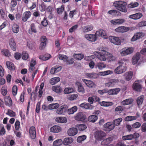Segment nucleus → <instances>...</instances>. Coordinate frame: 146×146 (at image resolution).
<instances>
[{
    "mask_svg": "<svg viewBox=\"0 0 146 146\" xmlns=\"http://www.w3.org/2000/svg\"><path fill=\"white\" fill-rule=\"evenodd\" d=\"M113 5L119 11L124 13H126L127 11L126 7L127 3L125 1H116L114 2Z\"/></svg>",
    "mask_w": 146,
    "mask_h": 146,
    "instance_id": "1",
    "label": "nucleus"
},
{
    "mask_svg": "<svg viewBox=\"0 0 146 146\" xmlns=\"http://www.w3.org/2000/svg\"><path fill=\"white\" fill-rule=\"evenodd\" d=\"M106 136V133L102 131H97L94 133L95 139L99 141H101Z\"/></svg>",
    "mask_w": 146,
    "mask_h": 146,
    "instance_id": "2",
    "label": "nucleus"
},
{
    "mask_svg": "<svg viewBox=\"0 0 146 146\" xmlns=\"http://www.w3.org/2000/svg\"><path fill=\"white\" fill-rule=\"evenodd\" d=\"M94 54L99 60L104 61L107 59V57L105 53H101L100 52L96 51L94 52Z\"/></svg>",
    "mask_w": 146,
    "mask_h": 146,
    "instance_id": "3",
    "label": "nucleus"
},
{
    "mask_svg": "<svg viewBox=\"0 0 146 146\" xmlns=\"http://www.w3.org/2000/svg\"><path fill=\"white\" fill-rule=\"evenodd\" d=\"M108 38L110 42L113 44L117 45L121 44V41L119 37L110 36Z\"/></svg>",
    "mask_w": 146,
    "mask_h": 146,
    "instance_id": "4",
    "label": "nucleus"
},
{
    "mask_svg": "<svg viewBox=\"0 0 146 146\" xmlns=\"http://www.w3.org/2000/svg\"><path fill=\"white\" fill-rule=\"evenodd\" d=\"M126 70V68L125 65H119L114 70V72L116 74H120L125 72Z\"/></svg>",
    "mask_w": 146,
    "mask_h": 146,
    "instance_id": "5",
    "label": "nucleus"
},
{
    "mask_svg": "<svg viewBox=\"0 0 146 146\" xmlns=\"http://www.w3.org/2000/svg\"><path fill=\"white\" fill-rule=\"evenodd\" d=\"M133 50L134 49L133 47H129L127 48H124L121 52L120 54L121 56H125L132 53Z\"/></svg>",
    "mask_w": 146,
    "mask_h": 146,
    "instance_id": "6",
    "label": "nucleus"
},
{
    "mask_svg": "<svg viewBox=\"0 0 146 146\" xmlns=\"http://www.w3.org/2000/svg\"><path fill=\"white\" fill-rule=\"evenodd\" d=\"M68 108V107L67 105H63L61 106L56 110V113L59 115L64 114Z\"/></svg>",
    "mask_w": 146,
    "mask_h": 146,
    "instance_id": "7",
    "label": "nucleus"
},
{
    "mask_svg": "<svg viewBox=\"0 0 146 146\" xmlns=\"http://www.w3.org/2000/svg\"><path fill=\"white\" fill-rule=\"evenodd\" d=\"M105 129L108 131H110L113 129L115 127L114 125L111 122H108L104 125Z\"/></svg>",
    "mask_w": 146,
    "mask_h": 146,
    "instance_id": "8",
    "label": "nucleus"
},
{
    "mask_svg": "<svg viewBox=\"0 0 146 146\" xmlns=\"http://www.w3.org/2000/svg\"><path fill=\"white\" fill-rule=\"evenodd\" d=\"M145 35V33L142 32L137 33L134 35L131 39V41L134 42L138 39L141 38Z\"/></svg>",
    "mask_w": 146,
    "mask_h": 146,
    "instance_id": "9",
    "label": "nucleus"
},
{
    "mask_svg": "<svg viewBox=\"0 0 146 146\" xmlns=\"http://www.w3.org/2000/svg\"><path fill=\"white\" fill-rule=\"evenodd\" d=\"M95 35L98 36H101L105 39H107L108 37L106 32L102 29H101L96 31Z\"/></svg>",
    "mask_w": 146,
    "mask_h": 146,
    "instance_id": "10",
    "label": "nucleus"
},
{
    "mask_svg": "<svg viewBox=\"0 0 146 146\" xmlns=\"http://www.w3.org/2000/svg\"><path fill=\"white\" fill-rule=\"evenodd\" d=\"M119 82L118 79H112L109 82L106 83L105 85L108 87H113Z\"/></svg>",
    "mask_w": 146,
    "mask_h": 146,
    "instance_id": "11",
    "label": "nucleus"
},
{
    "mask_svg": "<svg viewBox=\"0 0 146 146\" xmlns=\"http://www.w3.org/2000/svg\"><path fill=\"white\" fill-rule=\"evenodd\" d=\"M140 54L139 52L136 53L132 58V64L134 65L137 64L140 60Z\"/></svg>",
    "mask_w": 146,
    "mask_h": 146,
    "instance_id": "12",
    "label": "nucleus"
},
{
    "mask_svg": "<svg viewBox=\"0 0 146 146\" xmlns=\"http://www.w3.org/2000/svg\"><path fill=\"white\" fill-rule=\"evenodd\" d=\"M96 35L94 34H86L84 36V37L88 40L91 42H95L97 39Z\"/></svg>",
    "mask_w": 146,
    "mask_h": 146,
    "instance_id": "13",
    "label": "nucleus"
},
{
    "mask_svg": "<svg viewBox=\"0 0 146 146\" xmlns=\"http://www.w3.org/2000/svg\"><path fill=\"white\" fill-rule=\"evenodd\" d=\"M75 119L78 121H82L84 120L86 118L85 115L82 112H79L75 116Z\"/></svg>",
    "mask_w": 146,
    "mask_h": 146,
    "instance_id": "14",
    "label": "nucleus"
},
{
    "mask_svg": "<svg viewBox=\"0 0 146 146\" xmlns=\"http://www.w3.org/2000/svg\"><path fill=\"white\" fill-rule=\"evenodd\" d=\"M129 30V27L124 26H120L118 27L115 29L116 32L124 33L128 31Z\"/></svg>",
    "mask_w": 146,
    "mask_h": 146,
    "instance_id": "15",
    "label": "nucleus"
},
{
    "mask_svg": "<svg viewBox=\"0 0 146 146\" xmlns=\"http://www.w3.org/2000/svg\"><path fill=\"white\" fill-rule=\"evenodd\" d=\"M32 15L31 12L29 11L25 12L23 14L22 20L24 22L27 21L28 19L30 18Z\"/></svg>",
    "mask_w": 146,
    "mask_h": 146,
    "instance_id": "16",
    "label": "nucleus"
},
{
    "mask_svg": "<svg viewBox=\"0 0 146 146\" xmlns=\"http://www.w3.org/2000/svg\"><path fill=\"white\" fill-rule=\"evenodd\" d=\"M120 89L119 88H115L107 90V93L109 95H116L119 92Z\"/></svg>",
    "mask_w": 146,
    "mask_h": 146,
    "instance_id": "17",
    "label": "nucleus"
},
{
    "mask_svg": "<svg viewBox=\"0 0 146 146\" xmlns=\"http://www.w3.org/2000/svg\"><path fill=\"white\" fill-rule=\"evenodd\" d=\"M143 16L142 13H138L130 15L128 16V17L133 20H137L141 18Z\"/></svg>",
    "mask_w": 146,
    "mask_h": 146,
    "instance_id": "18",
    "label": "nucleus"
},
{
    "mask_svg": "<svg viewBox=\"0 0 146 146\" xmlns=\"http://www.w3.org/2000/svg\"><path fill=\"white\" fill-rule=\"evenodd\" d=\"M132 87L134 90L137 92L141 91L142 89L141 85L137 81H135L133 83Z\"/></svg>",
    "mask_w": 146,
    "mask_h": 146,
    "instance_id": "19",
    "label": "nucleus"
},
{
    "mask_svg": "<svg viewBox=\"0 0 146 146\" xmlns=\"http://www.w3.org/2000/svg\"><path fill=\"white\" fill-rule=\"evenodd\" d=\"M67 133L69 136H73L75 135L78 133L77 129L76 128H71L68 129Z\"/></svg>",
    "mask_w": 146,
    "mask_h": 146,
    "instance_id": "20",
    "label": "nucleus"
},
{
    "mask_svg": "<svg viewBox=\"0 0 146 146\" xmlns=\"http://www.w3.org/2000/svg\"><path fill=\"white\" fill-rule=\"evenodd\" d=\"M82 80L86 85L89 88L95 87L96 86L95 84L91 80H88L84 79H82Z\"/></svg>",
    "mask_w": 146,
    "mask_h": 146,
    "instance_id": "21",
    "label": "nucleus"
},
{
    "mask_svg": "<svg viewBox=\"0 0 146 146\" xmlns=\"http://www.w3.org/2000/svg\"><path fill=\"white\" fill-rule=\"evenodd\" d=\"M76 84L78 86V91L82 94H84L85 93L84 88L82 84L78 82H76Z\"/></svg>",
    "mask_w": 146,
    "mask_h": 146,
    "instance_id": "22",
    "label": "nucleus"
},
{
    "mask_svg": "<svg viewBox=\"0 0 146 146\" xmlns=\"http://www.w3.org/2000/svg\"><path fill=\"white\" fill-rule=\"evenodd\" d=\"M29 134L31 138L34 139L36 137L35 129L34 126L31 127L29 129Z\"/></svg>",
    "mask_w": 146,
    "mask_h": 146,
    "instance_id": "23",
    "label": "nucleus"
},
{
    "mask_svg": "<svg viewBox=\"0 0 146 146\" xmlns=\"http://www.w3.org/2000/svg\"><path fill=\"white\" fill-rule=\"evenodd\" d=\"M50 130L51 132L54 133H58L61 131L62 129L60 126L56 125L52 127L50 129Z\"/></svg>",
    "mask_w": 146,
    "mask_h": 146,
    "instance_id": "24",
    "label": "nucleus"
},
{
    "mask_svg": "<svg viewBox=\"0 0 146 146\" xmlns=\"http://www.w3.org/2000/svg\"><path fill=\"white\" fill-rule=\"evenodd\" d=\"M133 73L131 71L126 72L124 74V79L127 81L130 80L132 78Z\"/></svg>",
    "mask_w": 146,
    "mask_h": 146,
    "instance_id": "25",
    "label": "nucleus"
},
{
    "mask_svg": "<svg viewBox=\"0 0 146 146\" xmlns=\"http://www.w3.org/2000/svg\"><path fill=\"white\" fill-rule=\"evenodd\" d=\"M9 43L11 49L13 51H15L16 50V46L14 39L13 38H11L9 40Z\"/></svg>",
    "mask_w": 146,
    "mask_h": 146,
    "instance_id": "26",
    "label": "nucleus"
},
{
    "mask_svg": "<svg viewBox=\"0 0 146 146\" xmlns=\"http://www.w3.org/2000/svg\"><path fill=\"white\" fill-rule=\"evenodd\" d=\"M5 102L6 105L10 107L12 105V102L11 98L9 96H5L4 98Z\"/></svg>",
    "mask_w": 146,
    "mask_h": 146,
    "instance_id": "27",
    "label": "nucleus"
},
{
    "mask_svg": "<svg viewBox=\"0 0 146 146\" xmlns=\"http://www.w3.org/2000/svg\"><path fill=\"white\" fill-rule=\"evenodd\" d=\"M52 90L57 94H60L62 91V89L59 86H54L52 88Z\"/></svg>",
    "mask_w": 146,
    "mask_h": 146,
    "instance_id": "28",
    "label": "nucleus"
},
{
    "mask_svg": "<svg viewBox=\"0 0 146 146\" xmlns=\"http://www.w3.org/2000/svg\"><path fill=\"white\" fill-rule=\"evenodd\" d=\"M73 141V139L71 137H66L64 140L63 143L65 145H68L71 143Z\"/></svg>",
    "mask_w": 146,
    "mask_h": 146,
    "instance_id": "29",
    "label": "nucleus"
},
{
    "mask_svg": "<svg viewBox=\"0 0 146 146\" xmlns=\"http://www.w3.org/2000/svg\"><path fill=\"white\" fill-rule=\"evenodd\" d=\"M96 68L102 70L106 67V65L103 62H98L96 64Z\"/></svg>",
    "mask_w": 146,
    "mask_h": 146,
    "instance_id": "30",
    "label": "nucleus"
},
{
    "mask_svg": "<svg viewBox=\"0 0 146 146\" xmlns=\"http://www.w3.org/2000/svg\"><path fill=\"white\" fill-rule=\"evenodd\" d=\"M113 140L111 137H110L102 141L101 143L102 145H106L109 144Z\"/></svg>",
    "mask_w": 146,
    "mask_h": 146,
    "instance_id": "31",
    "label": "nucleus"
},
{
    "mask_svg": "<svg viewBox=\"0 0 146 146\" xmlns=\"http://www.w3.org/2000/svg\"><path fill=\"white\" fill-rule=\"evenodd\" d=\"M76 127L77 130L80 131H84L87 128L86 125L84 124H77Z\"/></svg>",
    "mask_w": 146,
    "mask_h": 146,
    "instance_id": "32",
    "label": "nucleus"
},
{
    "mask_svg": "<svg viewBox=\"0 0 146 146\" xmlns=\"http://www.w3.org/2000/svg\"><path fill=\"white\" fill-rule=\"evenodd\" d=\"M87 77L90 78H96L98 76V75L95 73H87L86 74Z\"/></svg>",
    "mask_w": 146,
    "mask_h": 146,
    "instance_id": "33",
    "label": "nucleus"
},
{
    "mask_svg": "<svg viewBox=\"0 0 146 146\" xmlns=\"http://www.w3.org/2000/svg\"><path fill=\"white\" fill-rule=\"evenodd\" d=\"M60 80V78L59 77L53 78L50 79V83L51 85H54L59 82Z\"/></svg>",
    "mask_w": 146,
    "mask_h": 146,
    "instance_id": "34",
    "label": "nucleus"
},
{
    "mask_svg": "<svg viewBox=\"0 0 146 146\" xmlns=\"http://www.w3.org/2000/svg\"><path fill=\"white\" fill-rule=\"evenodd\" d=\"M144 96L141 95L139 96L137 99V102L138 106L139 107L141 105L144 100Z\"/></svg>",
    "mask_w": 146,
    "mask_h": 146,
    "instance_id": "35",
    "label": "nucleus"
},
{
    "mask_svg": "<svg viewBox=\"0 0 146 146\" xmlns=\"http://www.w3.org/2000/svg\"><path fill=\"white\" fill-rule=\"evenodd\" d=\"M37 31L34 23H32L31 25V29L28 31V33L31 34H32L33 33H36Z\"/></svg>",
    "mask_w": 146,
    "mask_h": 146,
    "instance_id": "36",
    "label": "nucleus"
},
{
    "mask_svg": "<svg viewBox=\"0 0 146 146\" xmlns=\"http://www.w3.org/2000/svg\"><path fill=\"white\" fill-rule=\"evenodd\" d=\"M133 100L131 99H128L123 101L121 103V104L123 106H125L130 104L132 103Z\"/></svg>",
    "mask_w": 146,
    "mask_h": 146,
    "instance_id": "37",
    "label": "nucleus"
},
{
    "mask_svg": "<svg viewBox=\"0 0 146 146\" xmlns=\"http://www.w3.org/2000/svg\"><path fill=\"white\" fill-rule=\"evenodd\" d=\"M56 121L60 123H65L67 121V119L65 117H57L55 119Z\"/></svg>",
    "mask_w": 146,
    "mask_h": 146,
    "instance_id": "38",
    "label": "nucleus"
},
{
    "mask_svg": "<svg viewBox=\"0 0 146 146\" xmlns=\"http://www.w3.org/2000/svg\"><path fill=\"white\" fill-rule=\"evenodd\" d=\"M93 29V27L92 25H87L82 28L84 32H87L92 31Z\"/></svg>",
    "mask_w": 146,
    "mask_h": 146,
    "instance_id": "39",
    "label": "nucleus"
},
{
    "mask_svg": "<svg viewBox=\"0 0 146 146\" xmlns=\"http://www.w3.org/2000/svg\"><path fill=\"white\" fill-rule=\"evenodd\" d=\"M98 119V117L97 115H92L88 117V120L90 122H94L97 121Z\"/></svg>",
    "mask_w": 146,
    "mask_h": 146,
    "instance_id": "40",
    "label": "nucleus"
},
{
    "mask_svg": "<svg viewBox=\"0 0 146 146\" xmlns=\"http://www.w3.org/2000/svg\"><path fill=\"white\" fill-rule=\"evenodd\" d=\"M74 58L77 60H81L84 57V54L82 53L74 54L73 55Z\"/></svg>",
    "mask_w": 146,
    "mask_h": 146,
    "instance_id": "41",
    "label": "nucleus"
},
{
    "mask_svg": "<svg viewBox=\"0 0 146 146\" xmlns=\"http://www.w3.org/2000/svg\"><path fill=\"white\" fill-rule=\"evenodd\" d=\"M77 110V108L76 106H74L72 107V108L68 109L67 111L68 113V114H73L74 112H76Z\"/></svg>",
    "mask_w": 146,
    "mask_h": 146,
    "instance_id": "42",
    "label": "nucleus"
},
{
    "mask_svg": "<svg viewBox=\"0 0 146 146\" xmlns=\"http://www.w3.org/2000/svg\"><path fill=\"white\" fill-rule=\"evenodd\" d=\"M74 92V89L72 88H66L64 90V92L65 94H69Z\"/></svg>",
    "mask_w": 146,
    "mask_h": 146,
    "instance_id": "43",
    "label": "nucleus"
},
{
    "mask_svg": "<svg viewBox=\"0 0 146 146\" xmlns=\"http://www.w3.org/2000/svg\"><path fill=\"white\" fill-rule=\"evenodd\" d=\"M50 56V54H46L45 55H40L39 56V58L42 60H46L49 59Z\"/></svg>",
    "mask_w": 146,
    "mask_h": 146,
    "instance_id": "44",
    "label": "nucleus"
},
{
    "mask_svg": "<svg viewBox=\"0 0 146 146\" xmlns=\"http://www.w3.org/2000/svg\"><path fill=\"white\" fill-rule=\"evenodd\" d=\"M12 30L13 33H17L19 31V26L17 24H15L13 25Z\"/></svg>",
    "mask_w": 146,
    "mask_h": 146,
    "instance_id": "45",
    "label": "nucleus"
},
{
    "mask_svg": "<svg viewBox=\"0 0 146 146\" xmlns=\"http://www.w3.org/2000/svg\"><path fill=\"white\" fill-rule=\"evenodd\" d=\"M6 65L8 68L11 70H13L15 69L14 65L12 62L9 61L6 62Z\"/></svg>",
    "mask_w": 146,
    "mask_h": 146,
    "instance_id": "46",
    "label": "nucleus"
},
{
    "mask_svg": "<svg viewBox=\"0 0 146 146\" xmlns=\"http://www.w3.org/2000/svg\"><path fill=\"white\" fill-rule=\"evenodd\" d=\"M1 53L3 55L9 57L11 55L9 51L5 49H3L1 50Z\"/></svg>",
    "mask_w": 146,
    "mask_h": 146,
    "instance_id": "47",
    "label": "nucleus"
},
{
    "mask_svg": "<svg viewBox=\"0 0 146 146\" xmlns=\"http://www.w3.org/2000/svg\"><path fill=\"white\" fill-rule=\"evenodd\" d=\"M100 104L102 106H112L113 103L111 102L102 101L100 103Z\"/></svg>",
    "mask_w": 146,
    "mask_h": 146,
    "instance_id": "48",
    "label": "nucleus"
},
{
    "mask_svg": "<svg viewBox=\"0 0 146 146\" xmlns=\"http://www.w3.org/2000/svg\"><path fill=\"white\" fill-rule=\"evenodd\" d=\"M59 106V104L57 103L52 104L49 105L48 108L50 110L56 109Z\"/></svg>",
    "mask_w": 146,
    "mask_h": 146,
    "instance_id": "49",
    "label": "nucleus"
},
{
    "mask_svg": "<svg viewBox=\"0 0 146 146\" xmlns=\"http://www.w3.org/2000/svg\"><path fill=\"white\" fill-rule=\"evenodd\" d=\"M98 50L100 51L101 53H105V54L108 53V49L105 47H100L99 48Z\"/></svg>",
    "mask_w": 146,
    "mask_h": 146,
    "instance_id": "50",
    "label": "nucleus"
},
{
    "mask_svg": "<svg viewBox=\"0 0 146 146\" xmlns=\"http://www.w3.org/2000/svg\"><path fill=\"white\" fill-rule=\"evenodd\" d=\"M63 143L61 139H57L54 141L53 143V146H60Z\"/></svg>",
    "mask_w": 146,
    "mask_h": 146,
    "instance_id": "51",
    "label": "nucleus"
},
{
    "mask_svg": "<svg viewBox=\"0 0 146 146\" xmlns=\"http://www.w3.org/2000/svg\"><path fill=\"white\" fill-rule=\"evenodd\" d=\"M139 3L136 2L131 3L128 5V7L129 8H132L138 6Z\"/></svg>",
    "mask_w": 146,
    "mask_h": 146,
    "instance_id": "52",
    "label": "nucleus"
},
{
    "mask_svg": "<svg viewBox=\"0 0 146 146\" xmlns=\"http://www.w3.org/2000/svg\"><path fill=\"white\" fill-rule=\"evenodd\" d=\"M106 55L107 57V58H108V60L110 61H113L115 59V56H113V55L109 53L108 52V53L106 54Z\"/></svg>",
    "mask_w": 146,
    "mask_h": 146,
    "instance_id": "53",
    "label": "nucleus"
},
{
    "mask_svg": "<svg viewBox=\"0 0 146 146\" xmlns=\"http://www.w3.org/2000/svg\"><path fill=\"white\" fill-rule=\"evenodd\" d=\"M122 121V119L121 118H119L117 119L114 120L113 121V124L115 126H118L119 125L120 122Z\"/></svg>",
    "mask_w": 146,
    "mask_h": 146,
    "instance_id": "54",
    "label": "nucleus"
},
{
    "mask_svg": "<svg viewBox=\"0 0 146 146\" xmlns=\"http://www.w3.org/2000/svg\"><path fill=\"white\" fill-rule=\"evenodd\" d=\"M122 139L123 140H131L133 139V136L132 134L127 135L123 136Z\"/></svg>",
    "mask_w": 146,
    "mask_h": 146,
    "instance_id": "55",
    "label": "nucleus"
},
{
    "mask_svg": "<svg viewBox=\"0 0 146 146\" xmlns=\"http://www.w3.org/2000/svg\"><path fill=\"white\" fill-rule=\"evenodd\" d=\"M78 97V95L77 94H72L68 96L67 98L69 100L72 101L76 100Z\"/></svg>",
    "mask_w": 146,
    "mask_h": 146,
    "instance_id": "56",
    "label": "nucleus"
},
{
    "mask_svg": "<svg viewBox=\"0 0 146 146\" xmlns=\"http://www.w3.org/2000/svg\"><path fill=\"white\" fill-rule=\"evenodd\" d=\"M124 107L122 106H119L117 107L115 109V111L118 113H121L123 111Z\"/></svg>",
    "mask_w": 146,
    "mask_h": 146,
    "instance_id": "57",
    "label": "nucleus"
},
{
    "mask_svg": "<svg viewBox=\"0 0 146 146\" xmlns=\"http://www.w3.org/2000/svg\"><path fill=\"white\" fill-rule=\"evenodd\" d=\"M79 106L80 107L83 108L89 109L90 105L88 103H83L80 104Z\"/></svg>",
    "mask_w": 146,
    "mask_h": 146,
    "instance_id": "58",
    "label": "nucleus"
},
{
    "mask_svg": "<svg viewBox=\"0 0 146 146\" xmlns=\"http://www.w3.org/2000/svg\"><path fill=\"white\" fill-rule=\"evenodd\" d=\"M136 117L134 116H128L126 117L125 118V120L126 121H131L136 119Z\"/></svg>",
    "mask_w": 146,
    "mask_h": 146,
    "instance_id": "59",
    "label": "nucleus"
},
{
    "mask_svg": "<svg viewBox=\"0 0 146 146\" xmlns=\"http://www.w3.org/2000/svg\"><path fill=\"white\" fill-rule=\"evenodd\" d=\"M21 56L22 59L24 60H27L29 57L28 53L26 51L23 52Z\"/></svg>",
    "mask_w": 146,
    "mask_h": 146,
    "instance_id": "60",
    "label": "nucleus"
},
{
    "mask_svg": "<svg viewBox=\"0 0 146 146\" xmlns=\"http://www.w3.org/2000/svg\"><path fill=\"white\" fill-rule=\"evenodd\" d=\"M58 58L59 59L63 60L64 62H66L68 60V57L65 55L60 54Z\"/></svg>",
    "mask_w": 146,
    "mask_h": 146,
    "instance_id": "61",
    "label": "nucleus"
},
{
    "mask_svg": "<svg viewBox=\"0 0 146 146\" xmlns=\"http://www.w3.org/2000/svg\"><path fill=\"white\" fill-rule=\"evenodd\" d=\"M86 138V137L85 135L79 136L77 139V142L78 143H80L85 140Z\"/></svg>",
    "mask_w": 146,
    "mask_h": 146,
    "instance_id": "62",
    "label": "nucleus"
},
{
    "mask_svg": "<svg viewBox=\"0 0 146 146\" xmlns=\"http://www.w3.org/2000/svg\"><path fill=\"white\" fill-rule=\"evenodd\" d=\"M7 114L11 117H15L16 115L15 113L11 110H8Z\"/></svg>",
    "mask_w": 146,
    "mask_h": 146,
    "instance_id": "63",
    "label": "nucleus"
},
{
    "mask_svg": "<svg viewBox=\"0 0 146 146\" xmlns=\"http://www.w3.org/2000/svg\"><path fill=\"white\" fill-rule=\"evenodd\" d=\"M78 27V25H76L73 26L69 29V32L72 33L75 31L77 29Z\"/></svg>",
    "mask_w": 146,
    "mask_h": 146,
    "instance_id": "64",
    "label": "nucleus"
}]
</instances>
